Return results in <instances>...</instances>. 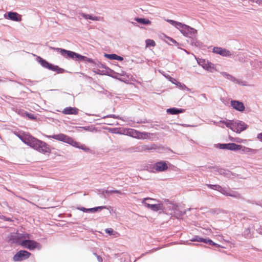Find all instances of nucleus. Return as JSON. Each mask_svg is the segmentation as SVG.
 I'll list each match as a JSON object with an SVG mask.
<instances>
[{"label":"nucleus","mask_w":262,"mask_h":262,"mask_svg":"<svg viewBox=\"0 0 262 262\" xmlns=\"http://www.w3.org/2000/svg\"><path fill=\"white\" fill-rule=\"evenodd\" d=\"M17 136L26 144L42 154L50 153L51 152L49 145L29 134H23L22 135H18Z\"/></svg>","instance_id":"f257e3e1"},{"label":"nucleus","mask_w":262,"mask_h":262,"mask_svg":"<svg viewBox=\"0 0 262 262\" xmlns=\"http://www.w3.org/2000/svg\"><path fill=\"white\" fill-rule=\"evenodd\" d=\"M167 21L178 29L185 36L192 38L191 44L198 46L199 42L194 40L197 34V30L188 25L171 19H167Z\"/></svg>","instance_id":"f03ea898"},{"label":"nucleus","mask_w":262,"mask_h":262,"mask_svg":"<svg viewBox=\"0 0 262 262\" xmlns=\"http://www.w3.org/2000/svg\"><path fill=\"white\" fill-rule=\"evenodd\" d=\"M48 138H52L57 141H62L76 148L81 149L85 152H90V149L84 144H80L74 140L72 138L63 134L54 135H46Z\"/></svg>","instance_id":"7ed1b4c3"},{"label":"nucleus","mask_w":262,"mask_h":262,"mask_svg":"<svg viewBox=\"0 0 262 262\" xmlns=\"http://www.w3.org/2000/svg\"><path fill=\"white\" fill-rule=\"evenodd\" d=\"M115 133L123 134L130 136L133 138L138 139H148L152 135V134L147 132H141L133 128H125L122 130V132H115Z\"/></svg>","instance_id":"20e7f679"},{"label":"nucleus","mask_w":262,"mask_h":262,"mask_svg":"<svg viewBox=\"0 0 262 262\" xmlns=\"http://www.w3.org/2000/svg\"><path fill=\"white\" fill-rule=\"evenodd\" d=\"M226 126L237 133H241L248 127V125L244 122L240 120L226 121Z\"/></svg>","instance_id":"39448f33"},{"label":"nucleus","mask_w":262,"mask_h":262,"mask_svg":"<svg viewBox=\"0 0 262 262\" xmlns=\"http://www.w3.org/2000/svg\"><path fill=\"white\" fill-rule=\"evenodd\" d=\"M168 162L166 161H159L154 165H147L146 169L152 172L165 171L168 169Z\"/></svg>","instance_id":"423d86ee"},{"label":"nucleus","mask_w":262,"mask_h":262,"mask_svg":"<svg viewBox=\"0 0 262 262\" xmlns=\"http://www.w3.org/2000/svg\"><path fill=\"white\" fill-rule=\"evenodd\" d=\"M55 49L59 51L62 56L67 58H71L77 61H84L86 58L85 56L81 55L73 51L60 48H56Z\"/></svg>","instance_id":"0eeeda50"},{"label":"nucleus","mask_w":262,"mask_h":262,"mask_svg":"<svg viewBox=\"0 0 262 262\" xmlns=\"http://www.w3.org/2000/svg\"><path fill=\"white\" fill-rule=\"evenodd\" d=\"M29 235L27 233H16L11 235L10 240L13 243H15L21 245V242L25 239H29Z\"/></svg>","instance_id":"6e6552de"},{"label":"nucleus","mask_w":262,"mask_h":262,"mask_svg":"<svg viewBox=\"0 0 262 262\" xmlns=\"http://www.w3.org/2000/svg\"><path fill=\"white\" fill-rule=\"evenodd\" d=\"M21 246L29 249L30 250H32L35 249H40L41 248V245L38 243L30 239H25L21 243Z\"/></svg>","instance_id":"1a4fd4ad"},{"label":"nucleus","mask_w":262,"mask_h":262,"mask_svg":"<svg viewBox=\"0 0 262 262\" xmlns=\"http://www.w3.org/2000/svg\"><path fill=\"white\" fill-rule=\"evenodd\" d=\"M39 62L43 67L53 71H56L58 73H61L64 71L63 69L60 68L57 66H54L51 63H49L42 58H39Z\"/></svg>","instance_id":"9d476101"},{"label":"nucleus","mask_w":262,"mask_h":262,"mask_svg":"<svg viewBox=\"0 0 262 262\" xmlns=\"http://www.w3.org/2000/svg\"><path fill=\"white\" fill-rule=\"evenodd\" d=\"M31 253L25 250H20L13 256V260L15 261H22L29 257Z\"/></svg>","instance_id":"9b49d317"},{"label":"nucleus","mask_w":262,"mask_h":262,"mask_svg":"<svg viewBox=\"0 0 262 262\" xmlns=\"http://www.w3.org/2000/svg\"><path fill=\"white\" fill-rule=\"evenodd\" d=\"M147 208L154 212L159 211H164L166 210V207L164 204L161 201L154 204H147Z\"/></svg>","instance_id":"f8f14e48"},{"label":"nucleus","mask_w":262,"mask_h":262,"mask_svg":"<svg viewBox=\"0 0 262 262\" xmlns=\"http://www.w3.org/2000/svg\"><path fill=\"white\" fill-rule=\"evenodd\" d=\"M199 64L201 66L204 70L209 72L212 73L216 71L215 66L208 61L203 60L202 61H200Z\"/></svg>","instance_id":"ddd939ff"},{"label":"nucleus","mask_w":262,"mask_h":262,"mask_svg":"<svg viewBox=\"0 0 262 262\" xmlns=\"http://www.w3.org/2000/svg\"><path fill=\"white\" fill-rule=\"evenodd\" d=\"M212 52L224 57H230L232 55L229 50L221 47H214Z\"/></svg>","instance_id":"4468645a"},{"label":"nucleus","mask_w":262,"mask_h":262,"mask_svg":"<svg viewBox=\"0 0 262 262\" xmlns=\"http://www.w3.org/2000/svg\"><path fill=\"white\" fill-rule=\"evenodd\" d=\"M231 105L234 110L239 111L243 112L245 107L243 102L237 100H231L230 102Z\"/></svg>","instance_id":"2eb2a0df"},{"label":"nucleus","mask_w":262,"mask_h":262,"mask_svg":"<svg viewBox=\"0 0 262 262\" xmlns=\"http://www.w3.org/2000/svg\"><path fill=\"white\" fill-rule=\"evenodd\" d=\"M223 194L230 196L236 199H241V195L237 191L230 189L229 188H224L222 193Z\"/></svg>","instance_id":"dca6fc26"},{"label":"nucleus","mask_w":262,"mask_h":262,"mask_svg":"<svg viewBox=\"0 0 262 262\" xmlns=\"http://www.w3.org/2000/svg\"><path fill=\"white\" fill-rule=\"evenodd\" d=\"M191 242H203L205 244H208L210 245L217 246V245L214 243L212 241L207 238H201L199 236H195L193 238L190 239Z\"/></svg>","instance_id":"f3484780"},{"label":"nucleus","mask_w":262,"mask_h":262,"mask_svg":"<svg viewBox=\"0 0 262 262\" xmlns=\"http://www.w3.org/2000/svg\"><path fill=\"white\" fill-rule=\"evenodd\" d=\"M8 17L13 21H20L21 20V15L14 12H9L8 13Z\"/></svg>","instance_id":"a211bd4d"},{"label":"nucleus","mask_w":262,"mask_h":262,"mask_svg":"<svg viewBox=\"0 0 262 262\" xmlns=\"http://www.w3.org/2000/svg\"><path fill=\"white\" fill-rule=\"evenodd\" d=\"M78 112V108L72 107H67L62 111V113L65 115H77Z\"/></svg>","instance_id":"6ab92c4d"},{"label":"nucleus","mask_w":262,"mask_h":262,"mask_svg":"<svg viewBox=\"0 0 262 262\" xmlns=\"http://www.w3.org/2000/svg\"><path fill=\"white\" fill-rule=\"evenodd\" d=\"M162 39L166 42L167 43L172 45V43L174 44L176 46H178L179 43L177 42L174 39L170 37L167 36L165 34H163Z\"/></svg>","instance_id":"aec40b11"},{"label":"nucleus","mask_w":262,"mask_h":262,"mask_svg":"<svg viewBox=\"0 0 262 262\" xmlns=\"http://www.w3.org/2000/svg\"><path fill=\"white\" fill-rule=\"evenodd\" d=\"M159 200L157 199L150 198H146L142 200V203L143 205L145 206L146 208H147V204H154L157 203V202H159Z\"/></svg>","instance_id":"412c9836"},{"label":"nucleus","mask_w":262,"mask_h":262,"mask_svg":"<svg viewBox=\"0 0 262 262\" xmlns=\"http://www.w3.org/2000/svg\"><path fill=\"white\" fill-rule=\"evenodd\" d=\"M81 15L85 19H90L94 21H100L102 18L99 16L82 13Z\"/></svg>","instance_id":"4be33fe9"},{"label":"nucleus","mask_w":262,"mask_h":262,"mask_svg":"<svg viewBox=\"0 0 262 262\" xmlns=\"http://www.w3.org/2000/svg\"><path fill=\"white\" fill-rule=\"evenodd\" d=\"M242 148V146L241 145H238L235 143H228V148L227 149L232 151H236L241 150Z\"/></svg>","instance_id":"5701e85b"},{"label":"nucleus","mask_w":262,"mask_h":262,"mask_svg":"<svg viewBox=\"0 0 262 262\" xmlns=\"http://www.w3.org/2000/svg\"><path fill=\"white\" fill-rule=\"evenodd\" d=\"M104 56L106 57L107 58L109 59H115L119 61H122L123 60V58L121 56H118L117 55L115 54H105Z\"/></svg>","instance_id":"b1692460"},{"label":"nucleus","mask_w":262,"mask_h":262,"mask_svg":"<svg viewBox=\"0 0 262 262\" xmlns=\"http://www.w3.org/2000/svg\"><path fill=\"white\" fill-rule=\"evenodd\" d=\"M166 112L171 115H177L183 113V110L173 107L167 109Z\"/></svg>","instance_id":"393cba45"},{"label":"nucleus","mask_w":262,"mask_h":262,"mask_svg":"<svg viewBox=\"0 0 262 262\" xmlns=\"http://www.w3.org/2000/svg\"><path fill=\"white\" fill-rule=\"evenodd\" d=\"M206 186L211 189H213L219 191L222 194L224 189V188L222 187L219 185L206 184Z\"/></svg>","instance_id":"a878e982"},{"label":"nucleus","mask_w":262,"mask_h":262,"mask_svg":"<svg viewBox=\"0 0 262 262\" xmlns=\"http://www.w3.org/2000/svg\"><path fill=\"white\" fill-rule=\"evenodd\" d=\"M219 173L226 177H230L231 176V172L226 169L219 168L217 170Z\"/></svg>","instance_id":"bb28decb"},{"label":"nucleus","mask_w":262,"mask_h":262,"mask_svg":"<svg viewBox=\"0 0 262 262\" xmlns=\"http://www.w3.org/2000/svg\"><path fill=\"white\" fill-rule=\"evenodd\" d=\"M135 20L139 23L143 24V25H150L151 24V21L147 19L143 18H135Z\"/></svg>","instance_id":"cd10ccee"},{"label":"nucleus","mask_w":262,"mask_h":262,"mask_svg":"<svg viewBox=\"0 0 262 262\" xmlns=\"http://www.w3.org/2000/svg\"><path fill=\"white\" fill-rule=\"evenodd\" d=\"M241 150H242V151L243 152L246 153V154H249V153L255 154L257 151V150L256 149H252V148L247 147L245 146H242V148Z\"/></svg>","instance_id":"c85d7f7f"},{"label":"nucleus","mask_w":262,"mask_h":262,"mask_svg":"<svg viewBox=\"0 0 262 262\" xmlns=\"http://www.w3.org/2000/svg\"><path fill=\"white\" fill-rule=\"evenodd\" d=\"M221 74L223 76H224V77L227 78V79L230 80V81H231L232 82L233 81H235V77H233V76H232L231 75H230L229 73H227L225 72H221Z\"/></svg>","instance_id":"c756f323"},{"label":"nucleus","mask_w":262,"mask_h":262,"mask_svg":"<svg viewBox=\"0 0 262 262\" xmlns=\"http://www.w3.org/2000/svg\"><path fill=\"white\" fill-rule=\"evenodd\" d=\"M176 85L181 90L187 91L188 92L190 91V89L187 87L186 85L183 83L178 82L176 83Z\"/></svg>","instance_id":"7c9ffc66"},{"label":"nucleus","mask_w":262,"mask_h":262,"mask_svg":"<svg viewBox=\"0 0 262 262\" xmlns=\"http://www.w3.org/2000/svg\"><path fill=\"white\" fill-rule=\"evenodd\" d=\"M105 208H106V206H102L92 208H88V212L93 213L98 211H101L102 209Z\"/></svg>","instance_id":"2f4dec72"},{"label":"nucleus","mask_w":262,"mask_h":262,"mask_svg":"<svg viewBox=\"0 0 262 262\" xmlns=\"http://www.w3.org/2000/svg\"><path fill=\"white\" fill-rule=\"evenodd\" d=\"M226 121H230V120L226 119L225 120H221L219 122L213 121V124L215 125L221 127H224V124L226 125Z\"/></svg>","instance_id":"473e14b6"},{"label":"nucleus","mask_w":262,"mask_h":262,"mask_svg":"<svg viewBox=\"0 0 262 262\" xmlns=\"http://www.w3.org/2000/svg\"><path fill=\"white\" fill-rule=\"evenodd\" d=\"M15 111L18 114H20L21 115H23L24 114H26L29 118H31V119H34L35 118V117H34V115L33 114L25 113L24 112V111H23V110H18V111H17V109H16L15 110Z\"/></svg>","instance_id":"72a5a7b5"},{"label":"nucleus","mask_w":262,"mask_h":262,"mask_svg":"<svg viewBox=\"0 0 262 262\" xmlns=\"http://www.w3.org/2000/svg\"><path fill=\"white\" fill-rule=\"evenodd\" d=\"M145 42L147 47H155L156 46V43L154 40L148 39L146 40Z\"/></svg>","instance_id":"f704fd0d"},{"label":"nucleus","mask_w":262,"mask_h":262,"mask_svg":"<svg viewBox=\"0 0 262 262\" xmlns=\"http://www.w3.org/2000/svg\"><path fill=\"white\" fill-rule=\"evenodd\" d=\"M235 81H233L235 83L241 85H243V86H247V85H248V84H247L246 81H242L241 80L236 79V78H235Z\"/></svg>","instance_id":"c9c22d12"},{"label":"nucleus","mask_w":262,"mask_h":262,"mask_svg":"<svg viewBox=\"0 0 262 262\" xmlns=\"http://www.w3.org/2000/svg\"><path fill=\"white\" fill-rule=\"evenodd\" d=\"M106 117H111L113 118H116L118 119H120L124 121H128V118H126V119H124L123 118L120 117L119 116H116L115 115H110L106 116Z\"/></svg>","instance_id":"e433bc0d"},{"label":"nucleus","mask_w":262,"mask_h":262,"mask_svg":"<svg viewBox=\"0 0 262 262\" xmlns=\"http://www.w3.org/2000/svg\"><path fill=\"white\" fill-rule=\"evenodd\" d=\"M113 193H114V190H103V191H102V194L104 195H105V194H112Z\"/></svg>","instance_id":"4c0bfd02"},{"label":"nucleus","mask_w":262,"mask_h":262,"mask_svg":"<svg viewBox=\"0 0 262 262\" xmlns=\"http://www.w3.org/2000/svg\"><path fill=\"white\" fill-rule=\"evenodd\" d=\"M244 235L247 237H250L251 236V234L250 233V229L249 228L246 229V230L244 232Z\"/></svg>","instance_id":"58836bf2"},{"label":"nucleus","mask_w":262,"mask_h":262,"mask_svg":"<svg viewBox=\"0 0 262 262\" xmlns=\"http://www.w3.org/2000/svg\"><path fill=\"white\" fill-rule=\"evenodd\" d=\"M105 232L110 235H114V231L113 229L112 228L105 229Z\"/></svg>","instance_id":"ea45409f"},{"label":"nucleus","mask_w":262,"mask_h":262,"mask_svg":"<svg viewBox=\"0 0 262 262\" xmlns=\"http://www.w3.org/2000/svg\"><path fill=\"white\" fill-rule=\"evenodd\" d=\"M219 147H220V148L221 149H227L228 148V143L227 144H225V143H224V144H219Z\"/></svg>","instance_id":"a19ab883"},{"label":"nucleus","mask_w":262,"mask_h":262,"mask_svg":"<svg viewBox=\"0 0 262 262\" xmlns=\"http://www.w3.org/2000/svg\"><path fill=\"white\" fill-rule=\"evenodd\" d=\"M243 141L244 140L243 139H242L239 138H236L234 139V140H233V141L236 142L237 143H243Z\"/></svg>","instance_id":"79ce46f5"},{"label":"nucleus","mask_w":262,"mask_h":262,"mask_svg":"<svg viewBox=\"0 0 262 262\" xmlns=\"http://www.w3.org/2000/svg\"><path fill=\"white\" fill-rule=\"evenodd\" d=\"M77 209L84 212H88V209L84 207H77Z\"/></svg>","instance_id":"37998d69"},{"label":"nucleus","mask_w":262,"mask_h":262,"mask_svg":"<svg viewBox=\"0 0 262 262\" xmlns=\"http://www.w3.org/2000/svg\"><path fill=\"white\" fill-rule=\"evenodd\" d=\"M169 80L170 81H171L172 83L176 84V83L178 82L176 79L172 78L171 77H169Z\"/></svg>","instance_id":"c03bdc74"},{"label":"nucleus","mask_w":262,"mask_h":262,"mask_svg":"<svg viewBox=\"0 0 262 262\" xmlns=\"http://www.w3.org/2000/svg\"><path fill=\"white\" fill-rule=\"evenodd\" d=\"M114 192L116 193H118L120 195H123L124 194V192H122L120 190H114Z\"/></svg>","instance_id":"a18cd8bd"},{"label":"nucleus","mask_w":262,"mask_h":262,"mask_svg":"<svg viewBox=\"0 0 262 262\" xmlns=\"http://www.w3.org/2000/svg\"><path fill=\"white\" fill-rule=\"evenodd\" d=\"M249 1L252 3H255L258 5H261V0H249Z\"/></svg>","instance_id":"49530a36"},{"label":"nucleus","mask_w":262,"mask_h":262,"mask_svg":"<svg viewBox=\"0 0 262 262\" xmlns=\"http://www.w3.org/2000/svg\"><path fill=\"white\" fill-rule=\"evenodd\" d=\"M257 139L262 142V133L258 134L257 136Z\"/></svg>","instance_id":"de8ad7c7"},{"label":"nucleus","mask_w":262,"mask_h":262,"mask_svg":"<svg viewBox=\"0 0 262 262\" xmlns=\"http://www.w3.org/2000/svg\"><path fill=\"white\" fill-rule=\"evenodd\" d=\"M97 260L99 262H102V257L99 255H96Z\"/></svg>","instance_id":"09e8293b"},{"label":"nucleus","mask_w":262,"mask_h":262,"mask_svg":"<svg viewBox=\"0 0 262 262\" xmlns=\"http://www.w3.org/2000/svg\"><path fill=\"white\" fill-rule=\"evenodd\" d=\"M169 207L171 208L172 209H176L177 206L173 204H171L170 205V206H169Z\"/></svg>","instance_id":"8fccbe9b"},{"label":"nucleus","mask_w":262,"mask_h":262,"mask_svg":"<svg viewBox=\"0 0 262 262\" xmlns=\"http://www.w3.org/2000/svg\"><path fill=\"white\" fill-rule=\"evenodd\" d=\"M258 204L262 207V200L261 201H259Z\"/></svg>","instance_id":"3c124183"},{"label":"nucleus","mask_w":262,"mask_h":262,"mask_svg":"<svg viewBox=\"0 0 262 262\" xmlns=\"http://www.w3.org/2000/svg\"><path fill=\"white\" fill-rule=\"evenodd\" d=\"M6 221H11V219H10V218H7L6 219Z\"/></svg>","instance_id":"603ef678"},{"label":"nucleus","mask_w":262,"mask_h":262,"mask_svg":"<svg viewBox=\"0 0 262 262\" xmlns=\"http://www.w3.org/2000/svg\"><path fill=\"white\" fill-rule=\"evenodd\" d=\"M234 138H230V140L233 141V140H234Z\"/></svg>","instance_id":"864d4df0"},{"label":"nucleus","mask_w":262,"mask_h":262,"mask_svg":"<svg viewBox=\"0 0 262 262\" xmlns=\"http://www.w3.org/2000/svg\"><path fill=\"white\" fill-rule=\"evenodd\" d=\"M184 51L186 53L188 54V52L186 50H184Z\"/></svg>","instance_id":"5fc2aeb1"},{"label":"nucleus","mask_w":262,"mask_h":262,"mask_svg":"<svg viewBox=\"0 0 262 262\" xmlns=\"http://www.w3.org/2000/svg\"><path fill=\"white\" fill-rule=\"evenodd\" d=\"M83 128L84 129H85V130H86V129H87L86 127H83Z\"/></svg>","instance_id":"6e6d98bb"},{"label":"nucleus","mask_w":262,"mask_h":262,"mask_svg":"<svg viewBox=\"0 0 262 262\" xmlns=\"http://www.w3.org/2000/svg\"><path fill=\"white\" fill-rule=\"evenodd\" d=\"M261 5H262V0H261Z\"/></svg>","instance_id":"4d7b16f0"}]
</instances>
